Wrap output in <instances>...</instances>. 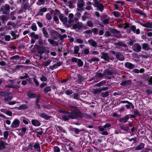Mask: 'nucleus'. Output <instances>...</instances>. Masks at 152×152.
I'll return each instance as SVG.
<instances>
[{"mask_svg":"<svg viewBox=\"0 0 152 152\" xmlns=\"http://www.w3.org/2000/svg\"><path fill=\"white\" fill-rule=\"evenodd\" d=\"M47 10V8L46 7H43L39 10V12L37 14V15L42 16L43 15V12H46Z\"/></svg>","mask_w":152,"mask_h":152,"instance_id":"nucleus-15","label":"nucleus"},{"mask_svg":"<svg viewBox=\"0 0 152 152\" xmlns=\"http://www.w3.org/2000/svg\"><path fill=\"white\" fill-rule=\"evenodd\" d=\"M121 129L125 131L126 132H128L129 129V128L125 125H121L120 126Z\"/></svg>","mask_w":152,"mask_h":152,"instance_id":"nucleus-30","label":"nucleus"},{"mask_svg":"<svg viewBox=\"0 0 152 152\" xmlns=\"http://www.w3.org/2000/svg\"><path fill=\"white\" fill-rule=\"evenodd\" d=\"M21 120L25 124H28L29 121L25 118H23V119H21Z\"/></svg>","mask_w":152,"mask_h":152,"instance_id":"nucleus-39","label":"nucleus"},{"mask_svg":"<svg viewBox=\"0 0 152 152\" xmlns=\"http://www.w3.org/2000/svg\"><path fill=\"white\" fill-rule=\"evenodd\" d=\"M134 50L137 52L140 51L141 48L140 45L138 43L135 44L134 45Z\"/></svg>","mask_w":152,"mask_h":152,"instance_id":"nucleus-19","label":"nucleus"},{"mask_svg":"<svg viewBox=\"0 0 152 152\" xmlns=\"http://www.w3.org/2000/svg\"><path fill=\"white\" fill-rule=\"evenodd\" d=\"M7 145V144L6 142L3 141H0V150H2L5 148V146Z\"/></svg>","mask_w":152,"mask_h":152,"instance_id":"nucleus-24","label":"nucleus"},{"mask_svg":"<svg viewBox=\"0 0 152 152\" xmlns=\"http://www.w3.org/2000/svg\"><path fill=\"white\" fill-rule=\"evenodd\" d=\"M87 24L88 26L89 27H91L93 26V23L90 20L88 21L87 23Z\"/></svg>","mask_w":152,"mask_h":152,"instance_id":"nucleus-63","label":"nucleus"},{"mask_svg":"<svg viewBox=\"0 0 152 152\" xmlns=\"http://www.w3.org/2000/svg\"><path fill=\"white\" fill-rule=\"evenodd\" d=\"M5 114L7 115H8L10 116H12V113L10 111L7 110L6 111V112L5 113Z\"/></svg>","mask_w":152,"mask_h":152,"instance_id":"nucleus-58","label":"nucleus"},{"mask_svg":"<svg viewBox=\"0 0 152 152\" xmlns=\"http://www.w3.org/2000/svg\"><path fill=\"white\" fill-rule=\"evenodd\" d=\"M32 124L36 126H38L41 125V123L36 119H32L31 121Z\"/></svg>","mask_w":152,"mask_h":152,"instance_id":"nucleus-13","label":"nucleus"},{"mask_svg":"<svg viewBox=\"0 0 152 152\" xmlns=\"http://www.w3.org/2000/svg\"><path fill=\"white\" fill-rule=\"evenodd\" d=\"M3 135L4 138L7 139L9 135V132L7 131H4V132Z\"/></svg>","mask_w":152,"mask_h":152,"instance_id":"nucleus-50","label":"nucleus"},{"mask_svg":"<svg viewBox=\"0 0 152 152\" xmlns=\"http://www.w3.org/2000/svg\"><path fill=\"white\" fill-rule=\"evenodd\" d=\"M51 90L50 87L49 86L46 87L44 90V92L46 93Z\"/></svg>","mask_w":152,"mask_h":152,"instance_id":"nucleus-47","label":"nucleus"},{"mask_svg":"<svg viewBox=\"0 0 152 152\" xmlns=\"http://www.w3.org/2000/svg\"><path fill=\"white\" fill-rule=\"evenodd\" d=\"M117 45H118L121 46H123L124 47H125L126 46V45L125 44L123 43L122 42H119L116 43Z\"/></svg>","mask_w":152,"mask_h":152,"instance_id":"nucleus-43","label":"nucleus"},{"mask_svg":"<svg viewBox=\"0 0 152 152\" xmlns=\"http://www.w3.org/2000/svg\"><path fill=\"white\" fill-rule=\"evenodd\" d=\"M125 66L126 67L129 69H132L135 67V65L129 62H126L125 63Z\"/></svg>","mask_w":152,"mask_h":152,"instance_id":"nucleus-14","label":"nucleus"},{"mask_svg":"<svg viewBox=\"0 0 152 152\" xmlns=\"http://www.w3.org/2000/svg\"><path fill=\"white\" fill-rule=\"evenodd\" d=\"M134 10V12H137L141 15H143L144 16L145 15V14L143 13V12L141 10Z\"/></svg>","mask_w":152,"mask_h":152,"instance_id":"nucleus-38","label":"nucleus"},{"mask_svg":"<svg viewBox=\"0 0 152 152\" xmlns=\"http://www.w3.org/2000/svg\"><path fill=\"white\" fill-rule=\"evenodd\" d=\"M9 19L8 17L6 15H2L0 16V20L3 22L6 21Z\"/></svg>","mask_w":152,"mask_h":152,"instance_id":"nucleus-26","label":"nucleus"},{"mask_svg":"<svg viewBox=\"0 0 152 152\" xmlns=\"http://www.w3.org/2000/svg\"><path fill=\"white\" fill-rule=\"evenodd\" d=\"M88 43L94 47H96L97 46V43L92 39L88 40Z\"/></svg>","mask_w":152,"mask_h":152,"instance_id":"nucleus-12","label":"nucleus"},{"mask_svg":"<svg viewBox=\"0 0 152 152\" xmlns=\"http://www.w3.org/2000/svg\"><path fill=\"white\" fill-rule=\"evenodd\" d=\"M77 64L79 67L82 66L83 64V63L80 59H78L77 62Z\"/></svg>","mask_w":152,"mask_h":152,"instance_id":"nucleus-32","label":"nucleus"},{"mask_svg":"<svg viewBox=\"0 0 152 152\" xmlns=\"http://www.w3.org/2000/svg\"><path fill=\"white\" fill-rule=\"evenodd\" d=\"M115 56L120 61H123L124 59V58L123 55L119 52L117 53Z\"/></svg>","mask_w":152,"mask_h":152,"instance_id":"nucleus-16","label":"nucleus"},{"mask_svg":"<svg viewBox=\"0 0 152 152\" xmlns=\"http://www.w3.org/2000/svg\"><path fill=\"white\" fill-rule=\"evenodd\" d=\"M12 96L11 94L7 92V94L5 96L4 99L6 101H8L10 100L11 99Z\"/></svg>","mask_w":152,"mask_h":152,"instance_id":"nucleus-29","label":"nucleus"},{"mask_svg":"<svg viewBox=\"0 0 152 152\" xmlns=\"http://www.w3.org/2000/svg\"><path fill=\"white\" fill-rule=\"evenodd\" d=\"M39 115L41 118L45 119L46 120H49L51 117V116L48 115L47 114L44 113H40L39 114Z\"/></svg>","mask_w":152,"mask_h":152,"instance_id":"nucleus-11","label":"nucleus"},{"mask_svg":"<svg viewBox=\"0 0 152 152\" xmlns=\"http://www.w3.org/2000/svg\"><path fill=\"white\" fill-rule=\"evenodd\" d=\"M4 38L7 41H9L10 39V35H7L5 36Z\"/></svg>","mask_w":152,"mask_h":152,"instance_id":"nucleus-60","label":"nucleus"},{"mask_svg":"<svg viewBox=\"0 0 152 152\" xmlns=\"http://www.w3.org/2000/svg\"><path fill=\"white\" fill-rule=\"evenodd\" d=\"M74 22V20L73 18H69L68 22V23L69 25L70 23H73Z\"/></svg>","mask_w":152,"mask_h":152,"instance_id":"nucleus-62","label":"nucleus"},{"mask_svg":"<svg viewBox=\"0 0 152 152\" xmlns=\"http://www.w3.org/2000/svg\"><path fill=\"white\" fill-rule=\"evenodd\" d=\"M113 14L116 17H119L121 15L120 13L117 11L113 12Z\"/></svg>","mask_w":152,"mask_h":152,"instance_id":"nucleus-34","label":"nucleus"},{"mask_svg":"<svg viewBox=\"0 0 152 152\" xmlns=\"http://www.w3.org/2000/svg\"><path fill=\"white\" fill-rule=\"evenodd\" d=\"M61 65V63L60 62H58L57 64H54L53 66H50L49 68L50 69L53 70V69H56L58 67L60 66Z\"/></svg>","mask_w":152,"mask_h":152,"instance_id":"nucleus-23","label":"nucleus"},{"mask_svg":"<svg viewBox=\"0 0 152 152\" xmlns=\"http://www.w3.org/2000/svg\"><path fill=\"white\" fill-rule=\"evenodd\" d=\"M139 23L141 25L145 27L152 28V23L140 22Z\"/></svg>","mask_w":152,"mask_h":152,"instance_id":"nucleus-8","label":"nucleus"},{"mask_svg":"<svg viewBox=\"0 0 152 152\" xmlns=\"http://www.w3.org/2000/svg\"><path fill=\"white\" fill-rule=\"evenodd\" d=\"M10 10V7L8 5H6L4 7L1 8V11L4 14H7V11H9Z\"/></svg>","mask_w":152,"mask_h":152,"instance_id":"nucleus-9","label":"nucleus"},{"mask_svg":"<svg viewBox=\"0 0 152 152\" xmlns=\"http://www.w3.org/2000/svg\"><path fill=\"white\" fill-rule=\"evenodd\" d=\"M7 92L5 91H1L0 92V95L4 97L7 95Z\"/></svg>","mask_w":152,"mask_h":152,"instance_id":"nucleus-48","label":"nucleus"},{"mask_svg":"<svg viewBox=\"0 0 152 152\" xmlns=\"http://www.w3.org/2000/svg\"><path fill=\"white\" fill-rule=\"evenodd\" d=\"M27 130V128L25 127L22 128L20 129L21 131L19 133V135L21 136H23L25 134Z\"/></svg>","mask_w":152,"mask_h":152,"instance_id":"nucleus-17","label":"nucleus"},{"mask_svg":"<svg viewBox=\"0 0 152 152\" xmlns=\"http://www.w3.org/2000/svg\"><path fill=\"white\" fill-rule=\"evenodd\" d=\"M105 83V81H103L100 82L99 83H97L96 84V86L100 87L101 86H102L103 84Z\"/></svg>","mask_w":152,"mask_h":152,"instance_id":"nucleus-61","label":"nucleus"},{"mask_svg":"<svg viewBox=\"0 0 152 152\" xmlns=\"http://www.w3.org/2000/svg\"><path fill=\"white\" fill-rule=\"evenodd\" d=\"M54 151L55 152H59L60 149L58 146H55L54 147Z\"/></svg>","mask_w":152,"mask_h":152,"instance_id":"nucleus-51","label":"nucleus"},{"mask_svg":"<svg viewBox=\"0 0 152 152\" xmlns=\"http://www.w3.org/2000/svg\"><path fill=\"white\" fill-rule=\"evenodd\" d=\"M95 2L94 6L97 8L96 10L98 11H100L101 12L103 11L104 6L102 4L99 2L97 0H94Z\"/></svg>","mask_w":152,"mask_h":152,"instance_id":"nucleus-3","label":"nucleus"},{"mask_svg":"<svg viewBox=\"0 0 152 152\" xmlns=\"http://www.w3.org/2000/svg\"><path fill=\"white\" fill-rule=\"evenodd\" d=\"M103 22L104 24H108L109 23V20L107 19H105L103 20Z\"/></svg>","mask_w":152,"mask_h":152,"instance_id":"nucleus-55","label":"nucleus"},{"mask_svg":"<svg viewBox=\"0 0 152 152\" xmlns=\"http://www.w3.org/2000/svg\"><path fill=\"white\" fill-rule=\"evenodd\" d=\"M31 28L32 30L33 31H36L37 30V26L36 24L35 23H33L32 25Z\"/></svg>","mask_w":152,"mask_h":152,"instance_id":"nucleus-37","label":"nucleus"},{"mask_svg":"<svg viewBox=\"0 0 152 152\" xmlns=\"http://www.w3.org/2000/svg\"><path fill=\"white\" fill-rule=\"evenodd\" d=\"M20 87V86L17 85H11V88L18 89Z\"/></svg>","mask_w":152,"mask_h":152,"instance_id":"nucleus-56","label":"nucleus"},{"mask_svg":"<svg viewBox=\"0 0 152 152\" xmlns=\"http://www.w3.org/2000/svg\"><path fill=\"white\" fill-rule=\"evenodd\" d=\"M46 18L49 20H50L52 19V17L50 13H47L46 16Z\"/></svg>","mask_w":152,"mask_h":152,"instance_id":"nucleus-41","label":"nucleus"},{"mask_svg":"<svg viewBox=\"0 0 152 152\" xmlns=\"http://www.w3.org/2000/svg\"><path fill=\"white\" fill-rule=\"evenodd\" d=\"M79 48L78 46H75L74 48V53L75 54H77L78 53L79 51Z\"/></svg>","mask_w":152,"mask_h":152,"instance_id":"nucleus-40","label":"nucleus"},{"mask_svg":"<svg viewBox=\"0 0 152 152\" xmlns=\"http://www.w3.org/2000/svg\"><path fill=\"white\" fill-rule=\"evenodd\" d=\"M52 61L50 60H47L45 63V66H47L49 65L51 62Z\"/></svg>","mask_w":152,"mask_h":152,"instance_id":"nucleus-57","label":"nucleus"},{"mask_svg":"<svg viewBox=\"0 0 152 152\" xmlns=\"http://www.w3.org/2000/svg\"><path fill=\"white\" fill-rule=\"evenodd\" d=\"M123 27L124 28H126V31L127 33H130L132 31L134 33L137 34H140V32L139 28L136 29V27L134 25H132L131 26L129 24L126 23L123 25Z\"/></svg>","mask_w":152,"mask_h":152,"instance_id":"nucleus-2","label":"nucleus"},{"mask_svg":"<svg viewBox=\"0 0 152 152\" xmlns=\"http://www.w3.org/2000/svg\"><path fill=\"white\" fill-rule=\"evenodd\" d=\"M96 76L98 78H101L103 76V75L101 73H98L96 74Z\"/></svg>","mask_w":152,"mask_h":152,"instance_id":"nucleus-54","label":"nucleus"},{"mask_svg":"<svg viewBox=\"0 0 152 152\" xmlns=\"http://www.w3.org/2000/svg\"><path fill=\"white\" fill-rule=\"evenodd\" d=\"M40 80L42 82H45L47 80V78L45 76H42L40 79Z\"/></svg>","mask_w":152,"mask_h":152,"instance_id":"nucleus-52","label":"nucleus"},{"mask_svg":"<svg viewBox=\"0 0 152 152\" xmlns=\"http://www.w3.org/2000/svg\"><path fill=\"white\" fill-rule=\"evenodd\" d=\"M69 107L72 110H71V112H66V113L62 116V118L64 121H67L69 118L75 119L81 117V113L76 107L71 105Z\"/></svg>","mask_w":152,"mask_h":152,"instance_id":"nucleus-1","label":"nucleus"},{"mask_svg":"<svg viewBox=\"0 0 152 152\" xmlns=\"http://www.w3.org/2000/svg\"><path fill=\"white\" fill-rule=\"evenodd\" d=\"M72 93V91L71 90H68L65 91V93L67 95H71Z\"/></svg>","mask_w":152,"mask_h":152,"instance_id":"nucleus-45","label":"nucleus"},{"mask_svg":"<svg viewBox=\"0 0 152 152\" xmlns=\"http://www.w3.org/2000/svg\"><path fill=\"white\" fill-rule=\"evenodd\" d=\"M84 4L85 2L83 0H80L78 1L77 4V10L78 11H80Z\"/></svg>","mask_w":152,"mask_h":152,"instance_id":"nucleus-7","label":"nucleus"},{"mask_svg":"<svg viewBox=\"0 0 152 152\" xmlns=\"http://www.w3.org/2000/svg\"><path fill=\"white\" fill-rule=\"evenodd\" d=\"M42 31L44 36L46 38H48V33L47 31L45 30V28H43L42 30Z\"/></svg>","mask_w":152,"mask_h":152,"instance_id":"nucleus-35","label":"nucleus"},{"mask_svg":"<svg viewBox=\"0 0 152 152\" xmlns=\"http://www.w3.org/2000/svg\"><path fill=\"white\" fill-rule=\"evenodd\" d=\"M142 46V49L148 51L151 49L148 43H144Z\"/></svg>","mask_w":152,"mask_h":152,"instance_id":"nucleus-20","label":"nucleus"},{"mask_svg":"<svg viewBox=\"0 0 152 152\" xmlns=\"http://www.w3.org/2000/svg\"><path fill=\"white\" fill-rule=\"evenodd\" d=\"M111 126V124L109 123H106L105 125L104 126V127L105 129L110 127Z\"/></svg>","mask_w":152,"mask_h":152,"instance_id":"nucleus-59","label":"nucleus"},{"mask_svg":"<svg viewBox=\"0 0 152 152\" xmlns=\"http://www.w3.org/2000/svg\"><path fill=\"white\" fill-rule=\"evenodd\" d=\"M34 148L37 151L40 152L41 151L40 145L37 143H35L34 145Z\"/></svg>","mask_w":152,"mask_h":152,"instance_id":"nucleus-28","label":"nucleus"},{"mask_svg":"<svg viewBox=\"0 0 152 152\" xmlns=\"http://www.w3.org/2000/svg\"><path fill=\"white\" fill-rule=\"evenodd\" d=\"M101 58L107 61H109L110 60L112 59L110 55L107 53H103L101 56Z\"/></svg>","mask_w":152,"mask_h":152,"instance_id":"nucleus-6","label":"nucleus"},{"mask_svg":"<svg viewBox=\"0 0 152 152\" xmlns=\"http://www.w3.org/2000/svg\"><path fill=\"white\" fill-rule=\"evenodd\" d=\"M27 96L30 98H34L36 97V94L32 93L31 92H29L28 93Z\"/></svg>","mask_w":152,"mask_h":152,"instance_id":"nucleus-31","label":"nucleus"},{"mask_svg":"<svg viewBox=\"0 0 152 152\" xmlns=\"http://www.w3.org/2000/svg\"><path fill=\"white\" fill-rule=\"evenodd\" d=\"M20 107L21 109H24L28 108V107L26 104H23L20 106Z\"/></svg>","mask_w":152,"mask_h":152,"instance_id":"nucleus-46","label":"nucleus"},{"mask_svg":"<svg viewBox=\"0 0 152 152\" xmlns=\"http://www.w3.org/2000/svg\"><path fill=\"white\" fill-rule=\"evenodd\" d=\"M67 35L66 34H64L63 35H59V37L61 39H63L64 38H65L66 37Z\"/></svg>","mask_w":152,"mask_h":152,"instance_id":"nucleus-64","label":"nucleus"},{"mask_svg":"<svg viewBox=\"0 0 152 152\" xmlns=\"http://www.w3.org/2000/svg\"><path fill=\"white\" fill-rule=\"evenodd\" d=\"M83 26V24L81 23L78 22L76 24H74L73 26L74 29H76L78 28L79 29H81Z\"/></svg>","mask_w":152,"mask_h":152,"instance_id":"nucleus-18","label":"nucleus"},{"mask_svg":"<svg viewBox=\"0 0 152 152\" xmlns=\"http://www.w3.org/2000/svg\"><path fill=\"white\" fill-rule=\"evenodd\" d=\"M45 3L44 0H38V1L37 3V5H39L43 4Z\"/></svg>","mask_w":152,"mask_h":152,"instance_id":"nucleus-53","label":"nucleus"},{"mask_svg":"<svg viewBox=\"0 0 152 152\" xmlns=\"http://www.w3.org/2000/svg\"><path fill=\"white\" fill-rule=\"evenodd\" d=\"M48 41L53 46H57L58 45V43L56 41H54L53 39H48Z\"/></svg>","mask_w":152,"mask_h":152,"instance_id":"nucleus-22","label":"nucleus"},{"mask_svg":"<svg viewBox=\"0 0 152 152\" xmlns=\"http://www.w3.org/2000/svg\"><path fill=\"white\" fill-rule=\"evenodd\" d=\"M19 58V56L18 55H16L11 57L10 58V59L11 60L14 59L16 61L18 60Z\"/></svg>","mask_w":152,"mask_h":152,"instance_id":"nucleus-33","label":"nucleus"},{"mask_svg":"<svg viewBox=\"0 0 152 152\" xmlns=\"http://www.w3.org/2000/svg\"><path fill=\"white\" fill-rule=\"evenodd\" d=\"M59 17L60 20L65 26L67 27H69V25L68 23L67 17H64L62 14H60Z\"/></svg>","mask_w":152,"mask_h":152,"instance_id":"nucleus-5","label":"nucleus"},{"mask_svg":"<svg viewBox=\"0 0 152 152\" xmlns=\"http://www.w3.org/2000/svg\"><path fill=\"white\" fill-rule=\"evenodd\" d=\"M129 118V115H127L125 116L124 118H120L119 119V121L120 122H124V123H125L128 121Z\"/></svg>","mask_w":152,"mask_h":152,"instance_id":"nucleus-10","label":"nucleus"},{"mask_svg":"<svg viewBox=\"0 0 152 152\" xmlns=\"http://www.w3.org/2000/svg\"><path fill=\"white\" fill-rule=\"evenodd\" d=\"M31 36L34 38L35 39H38L39 38V36L37 34H35L34 32L30 33Z\"/></svg>","mask_w":152,"mask_h":152,"instance_id":"nucleus-25","label":"nucleus"},{"mask_svg":"<svg viewBox=\"0 0 152 152\" xmlns=\"http://www.w3.org/2000/svg\"><path fill=\"white\" fill-rule=\"evenodd\" d=\"M12 27L14 28V26L11 22H9L6 26V28L8 30H11L12 28Z\"/></svg>","mask_w":152,"mask_h":152,"instance_id":"nucleus-27","label":"nucleus"},{"mask_svg":"<svg viewBox=\"0 0 152 152\" xmlns=\"http://www.w3.org/2000/svg\"><path fill=\"white\" fill-rule=\"evenodd\" d=\"M72 96L74 97V98L75 99L77 100H79V96L78 94L77 93L74 94L72 95Z\"/></svg>","mask_w":152,"mask_h":152,"instance_id":"nucleus-42","label":"nucleus"},{"mask_svg":"<svg viewBox=\"0 0 152 152\" xmlns=\"http://www.w3.org/2000/svg\"><path fill=\"white\" fill-rule=\"evenodd\" d=\"M145 144L144 143H140L136 147L135 150H140L144 147Z\"/></svg>","mask_w":152,"mask_h":152,"instance_id":"nucleus-21","label":"nucleus"},{"mask_svg":"<svg viewBox=\"0 0 152 152\" xmlns=\"http://www.w3.org/2000/svg\"><path fill=\"white\" fill-rule=\"evenodd\" d=\"M141 56L143 58L147 59L150 57V55L149 54L145 53V54L142 55Z\"/></svg>","mask_w":152,"mask_h":152,"instance_id":"nucleus-44","label":"nucleus"},{"mask_svg":"<svg viewBox=\"0 0 152 152\" xmlns=\"http://www.w3.org/2000/svg\"><path fill=\"white\" fill-rule=\"evenodd\" d=\"M101 91V89H94L93 90L92 92L94 94H96L98 93H99Z\"/></svg>","mask_w":152,"mask_h":152,"instance_id":"nucleus-36","label":"nucleus"},{"mask_svg":"<svg viewBox=\"0 0 152 152\" xmlns=\"http://www.w3.org/2000/svg\"><path fill=\"white\" fill-rule=\"evenodd\" d=\"M20 121L18 118L15 119L12 123L11 125V129H15L20 126Z\"/></svg>","mask_w":152,"mask_h":152,"instance_id":"nucleus-4","label":"nucleus"},{"mask_svg":"<svg viewBox=\"0 0 152 152\" xmlns=\"http://www.w3.org/2000/svg\"><path fill=\"white\" fill-rule=\"evenodd\" d=\"M91 61H99V59L98 58L95 57H93L91 58Z\"/></svg>","mask_w":152,"mask_h":152,"instance_id":"nucleus-49","label":"nucleus"}]
</instances>
